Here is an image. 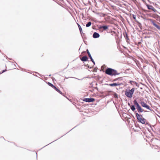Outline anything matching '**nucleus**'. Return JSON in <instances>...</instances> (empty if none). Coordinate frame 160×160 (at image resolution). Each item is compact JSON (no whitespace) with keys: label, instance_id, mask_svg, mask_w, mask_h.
Masks as SVG:
<instances>
[{"label":"nucleus","instance_id":"f257e3e1","mask_svg":"<svg viewBox=\"0 0 160 160\" xmlns=\"http://www.w3.org/2000/svg\"><path fill=\"white\" fill-rule=\"evenodd\" d=\"M136 115L137 118L139 122H140L143 124H144L146 122V120L143 117L142 115H140L138 113H136Z\"/></svg>","mask_w":160,"mask_h":160},{"label":"nucleus","instance_id":"f03ea898","mask_svg":"<svg viewBox=\"0 0 160 160\" xmlns=\"http://www.w3.org/2000/svg\"><path fill=\"white\" fill-rule=\"evenodd\" d=\"M133 103L139 112H142L143 111V110L141 108L136 100L134 101Z\"/></svg>","mask_w":160,"mask_h":160},{"label":"nucleus","instance_id":"7ed1b4c3","mask_svg":"<svg viewBox=\"0 0 160 160\" xmlns=\"http://www.w3.org/2000/svg\"><path fill=\"white\" fill-rule=\"evenodd\" d=\"M106 73L108 74L113 75L116 74V71L111 68H108L106 71Z\"/></svg>","mask_w":160,"mask_h":160},{"label":"nucleus","instance_id":"20e7f679","mask_svg":"<svg viewBox=\"0 0 160 160\" xmlns=\"http://www.w3.org/2000/svg\"><path fill=\"white\" fill-rule=\"evenodd\" d=\"M140 103L142 107L145 108H146L151 110L150 108V107L144 102L141 101L140 102Z\"/></svg>","mask_w":160,"mask_h":160},{"label":"nucleus","instance_id":"39448f33","mask_svg":"<svg viewBox=\"0 0 160 160\" xmlns=\"http://www.w3.org/2000/svg\"><path fill=\"white\" fill-rule=\"evenodd\" d=\"M149 21L152 22V24L155 27H156L158 29H160V27L157 25L155 23L156 21L152 19H149Z\"/></svg>","mask_w":160,"mask_h":160},{"label":"nucleus","instance_id":"423d86ee","mask_svg":"<svg viewBox=\"0 0 160 160\" xmlns=\"http://www.w3.org/2000/svg\"><path fill=\"white\" fill-rule=\"evenodd\" d=\"M146 5L148 9L151 10L155 12L157 11L152 6L148 4H146Z\"/></svg>","mask_w":160,"mask_h":160},{"label":"nucleus","instance_id":"0eeeda50","mask_svg":"<svg viewBox=\"0 0 160 160\" xmlns=\"http://www.w3.org/2000/svg\"><path fill=\"white\" fill-rule=\"evenodd\" d=\"M95 100L94 99L92 98H85L84 100V101L86 102H92Z\"/></svg>","mask_w":160,"mask_h":160},{"label":"nucleus","instance_id":"6e6552de","mask_svg":"<svg viewBox=\"0 0 160 160\" xmlns=\"http://www.w3.org/2000/svg\"><path fill=\"white\" fill-rule=\"evenodd\" d=\"M93 36L94 38H96L99 37V35L98 33L95 32L94 33Z\"/></svg>","mask_w":160,"mask_h":160},{"label":"nucleus","instance_id":"1a4fd4ad","mask_svg":"<svg viewBox=\"0 0 160 160\" xmlns=\"http://www.w3.org/2000/svg\"><path fill=\"white\" fill-rule=\"evenodd\" d=\"M87 53H88V56H89V58H90L91 59V60L94 63V62L93 61V60L92 59V56H91L90 52H89V51L88 50H87Z\"/></svg>","mask_w":160,"mask_h":160},{"label":"nucleus","instance_id":"9d476101","mask_svg":"<svg viewBox=\"0 0 160 160\" xmlns=\"http://www.w3.org/2000/svg\"><path fill=\"white\" fill-rule=\"evenodd\" d=\"M88 59V58L86 56H84V57H83L82 58L81 60L83 61H86Z\"/></svg>","mask_w":160,"mask_h":160},{"label":"nucleus","instance_id":"9b49d317","mask_svg":"<svg viewBox=\"0 0 160 160\" xmlns=\"http://www.w3.org/2000/svg\"><path fill=\"white\" fill-rule=\"evenodd\" d=\"M134 90H135V89L134 88H132L131 90V98L132 96V95L133 94V93L134 91Z\"/></svg>","mask_w":160,"mask_h":160},{"label":"nucleus","instance_id":"f8f14e48","mask_svg":"<svg viewBox=\"0 0 160 160\" xmlns=\"http://www.w3.org/2000/svg\"><path fill=\"white\" fill-rule=\"evenodd\" d=\"M117 84L116 83H114L112 84H109V85L111 86H115L117 85Z\"/></svg>","mask_w":160,"mask_h":160},{"label":"nucleus","instance_id":"ddd939ff","mask_svg":"<svg viewBox=\"0 0 160 160\" xmlns=\"http://www.w3.org/2000/svg\"><path fill=\"white\" fill-rule=\"evenodd\" d=\"M91 24V22H89L86 25L87 27H89Z\"/></svg>","mask_w":160,"mask_h":160},{"label":"nucleus","instance_id":"4468645a","mask_svg":"<svg viewBox=\"0 0 160 160\" xmlns=\"http://www.w3.org/2000/svg\"><path fill=\"white\" fill-rule=\"evenodd\" d=\"M126 95L128 97H130V94L129 92H126L125 93Z\"/></svg>","mask_w":160,"mask_h":160},{"label":"nucleus","instance_id":"2eb2a0df","mask_svg":"<svg viewBox=\"0 0 160 160\" xmlns=\"http://www.w3.org/2000/svg\"><path fill=\"white\" fill-rule=\"evenodd\" d=\"M131 108L133 111H134L135 109V107L134 106H132Z\"/></svg>","mask_w":160,"mask_h":160},{"label":"nucleus","instance_id":"dca6fc26","mask_svg":"<svg viewBox=\"0 0 160 160\" xmlns=\"http://www.w3.org/2000/svg\"><path fill=\"white\" fill-rule=\"evenodd\" d=\"M102 28L104 30H106L108 28V27L107 26H102Z\"/></svg>","mask_w":160,"mask_h":160},{"label":"nucleus","instance_id":"f3484780","mask_svg":"<svg viewBox=\"0 0 160 160\" xmlns=\"http://www.w3.org/2000/svg\"><path fill=\"white\" fill-rule=\"evenodd\" d=\"M49 84L52 87L54 88L55 89H56V87L54 86L52 84L49 83Z\"/></svg>","mask_w":160,"mask_h":160},{"label":"nucleus","instance_id":"a211bd4d","mask_svg":"<svg viewBox=\"0 0 160 160\" xmlns=\"http://www.w3.org/2000/svg\"><path fill=\"white\" fill-rule=\"evenodd\" d=\"M130 82L131 84H132V83H133V84H135L137 85V83L136 82H134L133 81H131Z\"/></svg>","mask_w":160,"mask_h":160},{"label":"nucleus","instance_id":"6ab92c4d","mask_svg":"<svg viewBox=\"0 0 160 160\" xmlns=\"http://www.w3.org/2000/svg\"><path fill=\"white\" fill-rule=\"evenodd\" d=\"M133 18L134 19L136 20V16L135 15H133Z\"/></svg>","mask_w":160,"mask_h":160},{"label":"nucleus","instance_id":"aec40b11","mask_svg":"<svg viewBox=\"0 0 160 160\" xmlns=\"http://www.w3.org/2000/svg\"><path fill=\"white\" fill-rule=\"evenodd\" d=\"M57 91H58L60 93H61V92L58 89H57L56 88V89Z\"/></svg>","mask_w":160,"mask_h":160},{"label":"nucleus","instance_id":"412c9836","mask_svg":"<svg viewBox=\"0 0 160 160\" xmlns=\"http://www.w3.org/2000/svg\"><path fill=\"white\" fill-rule=\"evenodd\" d=\"M78 25L79 28V29L80 30V29H81V28L80 27V26L78 24Z\"/></svg>","mask_w":160,"mask_h":160},{"label":"nucleus","instance_id":"4be33fe9","mask_svg":"<svg viewBox=\"0 0 160 160\" xmlns=\"http://www.w3.org/2000/svg\"><path fill=\"white\" fill-rule=\"evenodd\" d=\"M115 97H116V98H118V96H117V95H116V94H115Z\"/></svg>","mask_w":160,"mask_h":160}]
</instances>
